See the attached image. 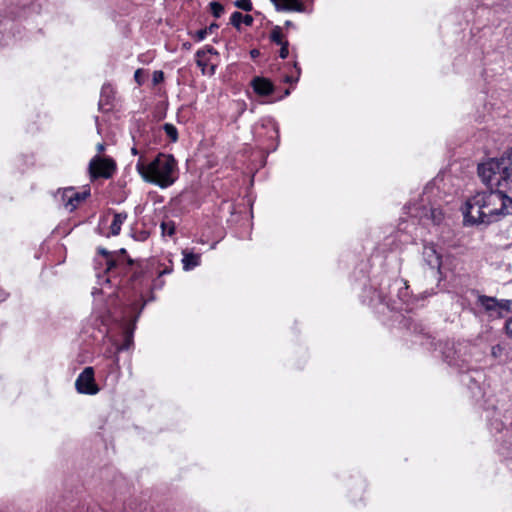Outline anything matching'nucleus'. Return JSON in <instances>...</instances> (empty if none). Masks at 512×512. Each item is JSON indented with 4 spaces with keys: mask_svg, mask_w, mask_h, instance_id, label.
<instances>
[{
    "mask_svg": "<svg viewBox=\"0 0 512 512\" xmlns=\"http://www.w3.org/2000/svg\"><path fill=\"white\" fill-rule=\"evenodd\" d=\"M478 175L491 189L480 191L467 199L465 219L472 224L489 225L512 214V148L501 158L478 165Z\"/></svg>",
    "mask_w": 512,
    "mask_h": 512,
    "instance_id": "obj_1",
    "label": "nucleus"
},
{
    "mask_svg": "<svg viewBox=\"0 0 512 512\" xmlns=\"http://www.w3.org/2000/svg\"><path fill=\"white\" fill-rule=\"evenodd\" d=\"M176 167L177 163L174 157L162 153L147 165L141 160L136 165L137 171L146 181L157 184L161 188H166L174 183Z\"/></svg>",
    "mask_w": 512,
    "mask_h": 512,
    "instance_id": "obj_2",
    "label": "nucleus"
},
{
    "mask_svg": "<svg viewBox=\"0 0 512 512\" xmlns=\"http://www.w3.org/2000/svg\"><path fill=\"white\" fill-rule=\"evenodd\" d=\"M88 170L91 180L100 177L109 179L116 171V163L110 158H102L96 155L90 160Z\"/></svg>",
    "mask_w": 512,
    "mask_h": 512,
    "instance_id": "obj_3",
    "label": "nucleus"
},
{
    "mask_svg": "<svg viewBox=\"0 0 512 512\" xmlns=\"http://www.w3.org/2000/svg\"><path fill=\"white\" fill-rule=\"evenodd\" d=\"M478 303L489 313L490 317L502 318L503 311L512 312V300H497L494 297L480 295Z\"/></svg>",
    "mask_w": 512,
    "mask_h": 512,
    "instance_id": "obj_4",
    "label": "nucleus"
},
{
    "mask_svg": "<svg viewBox=\"0 0 512 512\" xmlns=\"http://www.w3.org/2000/svg\"><path fill=\"white\" fill-rule=\"evenodd\" d=\"M75 388L80 394L95 395L99 392L100 389L95 382L93 367L84 368L75 381Z\"/></svg>",
    "mask_w": 512,
    "mask_h": 512,
    "instance_id": "obj_5",
    "label": "nucleus"
},
{
    "mask_svg": "<svg viewBox=\"0 0 512 512\" xmlns=\"http://www.w3.org/2000/svg\"><path fill=\"white\" fill-rule=\"evenodd\" d=\"M90 195V188L85 187L82 192H76L73 187L65 188L61 194V200L65 208L70 212L74 211L79 204Z\"/></svg>",
    "mask_w": 512,
    "mask_h": 512,
    "instance_id": "obj_6",
    "label": "nucleus"
},
{
    "mask_svg": "<svg viewBox=\"0 0 512 512\" xmlns=\"http://www.w3.org/2000/svg\"><path fill=\"white\" fill-rule=\"evenodd\" d=\"M423 259L425 263L433 270L440 271L442 265V256L433 243L423 245Z\"/></svg>",
    "mask_w": 512,
    "mask_h": 512,
    "instance_id": "obj_7",
    "label": "nucleus"
},
{
    "mask_svg": "<svg viewBox=\"0 0 512 512\" xmlns=\"http://www.w3.org/2000/svg\"><path fill=\"white\" fill-rule=\"evenodd\" d=\"M278 11L304 12L305 6L300 0H271Z\"/></svg>",
    "mask_w": 512,
    "mask_h": 512,
    "instance_id": "obj_8",
    "label": "nucleus"
},
{
    "mask_svg": "<svg viewBox=\"0 0 512 512\" xmlns=\"http://www.w3.org/2000/svg\"><path fill=\"white\" fill-rule=\"evenodd\" d=\"M252 86L255 91L260 96H268L273 93L274 86L271 81L263 77H255L252 80Z\"/></svg>",
    "mask_w": 512,
    "mask_h": 512,
    "instance_id": "obj_9",
    "label": "nucleus"
},
{
    "mask_svg": "<svg viewBox=\"0 0 512 512\" xmlns=\"http://www.w3.org/2000/svg\"><path fill=\"white\" fill-rule=\"evenodd\" d=\"M135 322L126 323L123 327V343L117 346V351H125L133 345Z\"/></svg>",
    "mask_w": 512,
    "mask_h": 512,
    "instance_id": "obj_10",
    "label": "nucleus"
},
{
    "mask_svg": "<svg viewBox=\"0 0 512 512\" xmlns=\"http://www.w3.org/2000/svg\"><path fill=\"white\" fill-rule=\"evenodd\" d=\"M98 252L103 255L106 259V268L105 272L114 274V272L118 269V266L122 265L120 259H115V257L105 248H99Z\"/></svg>",
    "mask_w": 512,
    "mask_h": 512,
    "instance_id": "obj_11",
    "label": "nucleus"
},
{
    "mask_svg": "<svg viewBox=\"0 0 512 512\" xmlns=\"http://www.w3.org/2000/svg\"><path fill=\"white\" fill-rule=\"evenodd\" d=\"M183 254V269L185 271L192 270L193 268L197 267L200 264V255L194 254L192 252H189L187 250H184L182 252Z\"/></svg>",
    "mask_w": 512,
    "mask_h": 512,
    "instance_id": "obj_12",
    "label": "nucleus"
},
{
    "mask_svg": "<svg viewBox=\"0 0 512 512\" xmlns=\"http://www.w3.org/2000/svg\"><path fill=\"white\" fill-rule=\"evenodd\" d=\"M230 23L236 27L237 29L240 28L241 23H244L247 26L252 25L253 23V17L251 15H243L242 13L235 11L232 13L230 17Z\"/></svg>",
    "mask_w": 512,
    "mask_h": 512,
    "instance_id": "obj_13",
    "label": "nucleus"
},
{
    "mask_svg": "<svg viewBox=\"0 0 512 512\" xmlns=\"http://www.w3.org/2000/svg\"><path fill=\"white\" fill-rule=\"evenodd\" d=\"M113 94H114V91L110 84H105L102 86L100 100H99L100 109H105V106L110 105Z\"/></svg>",
    "mask_w": 512,
    "mask_h": 512,
    "instance_id": "obj_14",
    "label": "nucleus"
},
{
    "mask_svg": "<svg viewBox=\"0 0 512 512\" xmlns=\"http://www.w3.org/2000/svg\"><path fill=\"white\" fill-rule=\"evenodd\" d=\"M115 259H120L122 265L118 266V269L114 272V274H121L126 272L127 268L133 264V260L127 256V252L123 248L119 250V253Z\"/></svg>",
    "mask_w": 512,
    "mask_h": 512,
    "instance_id": "obj_15",
    "label": "nucleus"
},
{
    "mask_svg": "<svg viewBox=\"0 0 512 512\" xmlns=\"http://www.w3.org/2000/svg\"><path fill=\"white\" fill-rule=\"evenodd\" d=\"M127 214L126 213H115L113 217V221L110 225L111 234L116 236L121 231V226L123 222L126 220Z\"/></svg>",
    "mask_w": 512,
    "mask_h": 512,
    "instance_id": "obj_16",
    "label": "nucleus"
},
{
    "mask_svg": "<svg viewBox=\"0 0 512 512\" xmlns=\"http://www.w3.org/2000/svg\"><path fill=\"white\" fill-rule=\"evenodd\" d=\"M163 129L167 137L172 141L176 142L178 140V131L177 128L171 123H165L163 125Z\"/></svg>",
    "mask_w": 512,
    "mask_h": 512,
    "instance_id": "obj_17",
    "label": "nucleus"
},
{
    "mask_svg": "<svg viewBox=\"0 0 512 512\" xmlns=\"http://www.w3.org/2000/svg\"><path fill=\"white\" fill-rule=\"evenodd\" d=\"M175 223L173 221H166L161 223V230L163 235L172 236L175 234Z\"/></svg>",
    "mask_w": 512,
    "mask_h": 512,
    "instance_id": "obj_18",
    "label": "nucleus"
},
{
    "mask_svg": "<svg viewBox=\"0 0 512 512\" xmlns=\"http://www.w3.org/2000/svg\"><path fill=\"white\" fill-rule=\"evenodd\" d=\"M270 39L272 42L276 43L277 45H281L285 43L286 41L283 40V34L280 27H275L270 35Z\"/></svg>",
    "mask_w": 512,
    "mask_h": 512,
    "instance_id": "obj_19",
    "label": "nucleus"
},
{
    "mask_svg": "<svg viewBox=\"0 0 512 512\" xmlns=\"http://www.w3.org/2000/svg\"><path fill=\"white\" fill-rule=\"evenodd\" d=\"M205 56H206V51H204V50H198L195 54L196 63L199 67H201L203 73H205V68L207 66V60H206Z\"/></svg>",
    "mask_w": 512,
    "mask_h": 512,
    "instance_id": "obj_20",
    "label": "nucleus"
},
{
    "mask_svg": "<svg viewBox=\"0 0 512 512\" xmlns=\"http://www.w3.org/2000/svg\"><path fill=\"white\" fill-rule=\"evenodd\" d=\"M209 6H210V10H211L212 15L215 18H219L223 14V12H224V7L219 2L212 1L209 4Z\"/></svg>",
    "mask_w": 512,
    "mask_h": 512,
    "instance_id": "obj_21",
    "label": "nucleus"
},
{
    "mask_svg": "<svg viewBox=\"0 0 512 512\" xmlns=\"http://www.w3.org/2000/svg\"><path fill=\"white\" fill-rule=\"evenodd\" d=\"M428 217V215H426ZM429 218L434 224H439L443 219V213L440 209L431 208L429 211Z\"/></svg>",
    "mask_w": 512,
    "mask_h": 512,
    "instance_id": "obj_22",
    "label": "nucleus"
},
{
    "mask_svg": "<svg viewBox=\"0 0 512 512\" xmlns=\"http://www.w3.org/2000/svg\"><path fill=\"white\" fill-rule=\"evenodd\" d=\"M235 6L247 12L252 10L251 0H236Z\"/></svg>",
    "mask_w": 512,
    "mask_h": 512,
    "instance_id": "obj_23",
    "label": "nucleus"
},
{
    "mask_svg": "<svg viewBox=\"0 0 512 512\" xmlns=\"http://www.w3.org/2000/svg\"><path fill=\"white\" fill-rule=\"evenodd\" d=\"M163 80H164V73L162 71L157 70V71L153 72V83L154 84H159Z\"/></svg>",
    "mask_w": 512,
    "mask_h": 512,
    "instance_id": "obj_24",
    "label": "nucleus"
},
{
    "mask_svg": "<svg viewBox=\"0 0 512 512\" xmlns=\"http://www.w3.org/2000/svg\"><path fill=\"white\" fill-rule=\"evenodd\" d=\"M288 45H289V44H288V41L280 45V46H281V49H280V52H279V56H280L282 59H285V58H287V56H288V53H289V51H288Z\"/></svg>",
    "mask_w": 512,
    "mask_h": 512,
    "instance_id": "obj_25",
    "label": "nucleus"
},
{
    "mask_svg": "<svg viewBox=\"0 0 512 512\" xmlns=\"http://www.w3.org/2000/svg\"><path fill=\"white\" fill-rule=\"evenodd\" d=\"M208 35V29H200L196 33V39L198 41H202L205 39V37Z\"/></svg>",
    "mask_w": 512,
    "mask_h": 512,
    "instance_id": "obj_26",
    "label": "nucleus"
},
{
    "mask_svg": "<svg viewBox=\"0 0 512 512\" xmlns=\"http://www.w3.org/2000/svg\"><path fill=\"white\" fill-rule=\"evenodd\" d=\"M134 79L135 81L141 85L143 83V79H142V70L141 69H138L135 71V74H134Z\"/></svg>",
    "mask_w": 512,
    "mask_h": 512,
    "instance_id": "obj_27",
    "label": "nucleus"
},
{
    "mask_svg": "<svg viewBox=\"0 0 512 512\" xmlns=\"http://www.w3.org/2000/svg\"><path fill=\"white\" fill-rule=\"evenodd\" d=\"M505 329H506L507 334H509L510 336H512V317H511V318H509V319L506 321Z\"/></svg>",
    "mask_w": 512,
    "mask_h": 512,
    "instance_id": "obj_28",
    "label": "nucleus"
},
{
    "mask_svg": "<svg viewBox=\"0 0 512 512\" xmlns=\"http://www.w3.org/2000/svg\"><path fill=\"white\" fill-rule=\"evenodd\" d=\"M217 28H218V25L216 23H212L210 26L206 27L205 29H208V34H209V33H212Z\"/></svg>",
    "mask_w": 512,
    "mask_h": 512,
    "instance_id": "obj_29",
    "label": "nucleus"
},
{
    "mask_svg": "<svg viewBox=\"0 0 512 512\" xmlns=\"http://www.w3.org/2000/svg\"><path fill=\"white\" fill-rule=\"evenodd\" d=\"M204 51H206V54L207 53H210V54H217V51L211 47V46H208L206 49H203Z\"/></svg>",
    "mask_w": 512,
    "mask_h": 512,
    "instance_id": "obj_30",
    "label": "nucleus"
},
{
    "mask_svg": "<svg viewBox=\"0 0 512 512\" xmlns=\"http://www.w3.org/2000/svg\"><path fill=\"white\" fill-rule=\"evenodd\" d=\"M104 149H105L104 144L99 143V144L97 145V151H98L99 153H100V152H103V151H104Z\"/></svg>",
    "mask_w": 512,
    "mask_h": 512,
    "instance_id": "obj_31",
    "label": "nucleus"
},
{
    "mask_svg": "<svg viewBox=\"0 0 512 512\" xmlns=\"http://www.w3.org/2000/svg\"><path fill=\"white\" fill-rule=\"evenodd\" d=\"M258 54H259V51H258V50H252V51H251V56H252V57H256Z\"/></svg>",
    "mask_w": 512,
    "mask_h": 512,
    "instance_id": "obj_32",
    "label": "nucleus"
},
{
    "mask_svg": "<svg viewBox=\"0 0 512 512\" xmlns=\"http://www.w3.org/2000/svg\"><path fill=\"white\" fill-rule=\"evenodd\" d=\"M285 80H286V82H293V81H297L298 79L296 78L295 80H293L292 77L287 76Z\"/></svg>",
    "mask_w": 512,
    "mask_h": 512,
    "instance_id": "obj_33",
    "label": "nucleus"
},
{
    "mask_svg": "<svg viewBox=\"0 0 512 512\" xmlns=\"http://www.w3.org/2000/svg\"><path fill=\"white\" fill-rule=\"evenodd\" d=\"M132 153L133 154H137V149L136 148H132Z\"/></svg>",
    "mask_w": 512,
    "mask_h": 512,
    "instance_id": "obj_34",
    "label": "nucleus"
},
{
    "mask_svg": "<svg viewBox=\"0 0 512 512\" xmlns=\"http://www.w3.org/2000/svg\"><path fill=\"white\" fill-rule=\"evenodd\" d=\"M291 24H292V23H291L290 21H286V25H287V26H291Z\"/></svg>",
    "mask_w": 512,
    "mask_h": 512,
    "instance_id": "obj_35",
    "label": "nucleus"
},
{
    "mask_svg": "<svg viewBox=\"0 0 512 512\" xmlns=\"http://www.w3.org/2000/svg\"><path fill=\"white\" fill-rule=\"evenodd\" d=\"M214 73V66H211V74Z\"/></svg>",
    "mask_w": 512,
    "mask_h": 512,
    "instance_id": "obj_36",
    "label": "nucleus"
},
{
    "mask_svg": "<svg viewBox=\"0 0 512 512\" xmlns=\"http://www.w3.org/2000/svg\"><path fill=\"white\" fill-rule=\"evenodd\" d=\"M289 93H290V91H289V90H286V91H285V95H288Z\"/></svg>",
    "mask_w": 512,
    "mask_h": 512,
    "instance_id": "obj_37",
    "label": "nucleus"
}]
</instances>
